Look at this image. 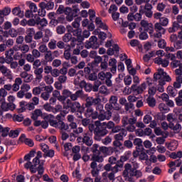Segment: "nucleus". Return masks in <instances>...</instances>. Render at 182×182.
<instances>
[{
    "instance_id": "nucleus-1",
    "label": "nucleus",
    "mask_w": 182,
    "mask_h": 182,
    "mask_svg": "<svg viewBox=\"0 0 182 182\" xmlns=\"http://www.w3.org/2000/svg\"><path fill=\"white\" fill-rule=\"evenodd\" d=\"M123 176L125 177V180L127 181L133 182V177L140 178V177L143 176V173H141V171L140 170L132 168V165L130 164H126L123 171Z\"/></svg>"
},
{
    "instance_id": "nucleus-2",
    "label": "nucleus",
    "mask_w": 182,
    "mask_h": 182,
    "mask_svg": "<svg viewBox=\"0 0 182 182\" xmlns=\"http://www.w3.org/2000/svg\"><path fill=\"white\" fill-rule=\"evenodd\" d=\"M68 107L71 113H75L77 119H83V112H85V107L80 105V102H77L76 100L70 102L68 104Z\"/></svg>"
},
{
    "instance_id": "nucleus-3",
    "label": "nucleus",
    "mask_w": 182,
    "mask_h": 182,
    "mask_svg": "<svg viewBox=\"0 0 182 182\" xmlns=\"http://www.w3.org/2000/svg\"><path fill=\"white\" fill-rule=\"evenodd\" d=\"M62 95H63L60 97V99L63 100V102H65L68 97H70L73 102H75V100H77L79 97H83L84 94L83 90H78L75 92V93L73 94L70 90L65 89L63 90Z\"/></svg>"
},
{
    "instance_id": "nucleus-4",
    "label": "nucleus",
    "mask_w": 182,
    "mask_h": 182,
    "mask_svg": "<svg viewBox=\"0 0 182 182\" xmlns=\"http://www.w3.org/2000/svg\"><path fill=\"white\" fill-rule=\"evenodd\" d=\"M96 124L97 127L94 134V139L97 141H100L102 137H105L109 133V131L104 127L103 124L100 123V121H96Z\"/></svg>"
},
{
    "instance_id": "nucleus-5",
    "label": "nucleus",
    "mask_w": 182,
    "mask_h": 182,
    "mask_svg": "<svg viewBox=\"0 0 182 182\" xmlns=\"http://www.w3.org/2000/svg\"><path fill=\"white\" fill-rule=\"evenodd\" d=\"M80 10L77 6H73V8L65 7V15H66V21L68 22H72L76 16H78Z\"/></svg>"
},
{
    "instance_id": "nucleus-6",
    "label": "nucleus",
    "mask_w": 182,
    "mask_h": 182,
    "mask_svg": "<svg viewBox=\"0 0 182 182\" xmlns=\"http://www.w3.org/2000/svg\"><path fill=\"white\" fill-rule=\"evenodd\" d=\"M77 143H83L85 146L90 147L93 144V138L92 134L89 132H84L82 136H78L77 138Z\"/></svg>"
},
{
    "instance_id": "nucleus-7",
    "label": "nucleus",
    "mask_w": 182,
    "mask_h": 182,
    "mask_svg": "<svg viewBox=\"0 0 182 182\" xmlns=\"http://www.w3.org/2000/svg\"><path fill=\"white\" fill-rule=\"evenodd\" d=\"M134 146H136V150L133 151V157L134 159H137V156L139 155V152L144 150V147L143 146V140L140 138H135L133 141Z\"/></svg>"
},
{
    "instance_id": "nucleus-8",
    "label": "nucleus",
    "mask_w": 182,
    "mask_h": 182,
    "mask_svg": "<svg viewBox=\"0 0 182 182\" xmlns=\"http://www.w3.org/2000/svg\"><path fill=\"white\" fill-rule=\"evenodd\" d=\"M99 46L100 44L97 42V37L95 36H91L85 43L86 49H97Z\"/></svg>"
},
{
    "instance_id": "nucleus-9",
    "label": "nucleus",
    "mask_w": 182,
    "mask_h": 182,
    "mask_svg": "<svg viewBox=\"0 0 182 182\" xmlns=\"http://www.w3.org/2000/svg\"><path fill=\"white\" fill-rule=\"evenodd\" d=\"M119 171H122V170L116 166H113L112 172L109 173H108L107 171L102 173V177L105 181L107 180L108 178L110 181H114V180H116L114 174H116V173H119Z\"/></svg>"
},
{
    "instance_id": "nucleus-10",
    "label": "nucleus",
    "mask_w": 182,
    "mask_h": 182,
    "mask_svg": "<svg viewBox=\"0 0 182 182\" xmlns=\"http://www.w3.org/2000/svg\"><path fill=\"white\" fill-rule=\"evenodd\" d=\"M141 26L144 28V32H148L151 36H153V32H154V28L153 23L147 22L146 20L141 21Z\"/></svg>"
},
{
    "instance_id": "nucleus-11",
    "label": "nucleus",
    "mask_w": 182,
    "mask_h": 182,
    "mask_svg": "<svg viewBox=\"0 0 182 182\" xmlns=\"http://www.w3.org/2000/svg\"><path fill=\"white\" fill-rule=\"evenodd\" d=\"M102 167H103V165L100 164L97 165V163L95 161H92L90 164L91 174L92 177H97V176H99V171L102 170Z\"/></svg>"
},
{
    "instance_id": "nucleus-12",
    "label": "nucleus",
    "mask_w": 182,
    "mask_h": 182,
    "mask_svg": "<svg viewBox=\"0 0 182 182\" xmlns=\"http://www.w3.org/2000/svg\"><path fill=\"white\" fill-rule=\"evenodd\" d=\"M85 107H89L92 106H96L97 105H99V102H102V99L100 97H87L85 100Z\"/></svg>"
},
{
    "instance_id": "nucleus-13",
    "label": "nucleus",
    "mask_w": 182,
    "mask_h": 182,
    "mask_svg": "<svg viewBox=\"0 0 182 182\" xmlns=\"http://www.w3.org/2000/svg\"><path fill=\"white\" fill-rule=\"evenodd\" d=\"M141 15H143L142 9H139V13H136L135 14H129L127 16V20L129 22L133 21H136V22H140L141 21Z\"/></svg>"
},
{
    "instance_id": "nucleus-14",
    "label": "nucleus",
    "mask_w": 182,
    "mask_h": 182,
    "mask_svg": "<svg viewBox=\"0 0 182 182\" xmlns=\"http://www.w3.org/2000/svg\"><path fill=\"white\" fill-rule=\"evenodd\" d=\"M54 127L55 129H59L60 132H70L69 130V124L65 123L63 121H57Z\"/></svg>"
},
{
    "instance_id": "nucleus-15",
    "label": "nucleus",
    "mask_w": 182,
    "mask_h": 182,
    "mask_svg": "<svg viewBox=\"0 0 182 182\" xmlns=\"http://www.w3.org/2000/svg\"><path fill=\"white\" fill-rule=\"evenodd\" d=\"M45 161H42L40 165H38V167L33 165V166L31 167L30 171L31 173H35L36 171H38L39 176H42L43 174L45 169L43 168V164Z\"/></svg>"
},
{
    "instance_id": "nucleus-16",
    "label": "nucleus",
    "mask_w": 182,
    "mask_h": 182,
    "mask_svg": "<svg viewBox=\"0 0 182 182\" xmlns=\"http://www.w3.org/2000/svg\"><path fill=\"white\" fill-rule=\"evenodd\" d=\"M146 82L141 84L139 86L137 87V85H132L131 87V90L132 92H136L138 95H141L143 93L144 90H146Z\"/></svg>"
},
{
    "instance_id": "nucleus-17",
    "label": "nucleus",
    "mask_w": 182,
    "mask_h": 182,
    "mask_svg": "<svg viewBox=\"0 0 182 182\" xmlns=\"http://www.w3.org/2000/svg\"><path fill=\"white\" fill-rule=\"evenodd\" d=\"M16 105L13 102L6 103L5 102H1V109L3 112H8V110H15Z\"/></svg>"
},
{
    "instance_id": "nucleus-18",
    "label": "nucleus",
    "mask_w": 182,
    "mask_h": 182,
    "mask_svg": "<svg viewBox=\"0 0 182 182\" xmlns=\"http://www.w3.org/2000/svg\"><path fill=\"white\" fill-rule=\"evenodd\" d=\"M112 112L109 111H102L100 112L99 120L103 122L104 120H110L112 119Z\"/></svg>"
},
{
    "instance_id": "nucleus-19",
    "label": "nucleus",
    "mask_w": 182,
    "mask_h": 182,
    "mask_svg": "<svg viewBox=\"0 0 182 182\" xmlns=\"http://www.w3.org/2000/svg\"><path fill=\"white\" fill-rule=\"evenodd\" d=\"M39 6L41 11H43L44 9H47V11H49V9H53L55 6V3H53L52 0H50L48 3H45V2L40 3Z\"/></svg>"
},
{
    "instance_id": "nucleus-20",
    "label": "nucleus",
    "mask_w": 182,
    "mask_h": 182,
    "mask_svg": "<svg viewBox=\"0 0 182 182\" xmlns=\"http://www.w3.org/2000/svg\"><path fill=\"white\" fill-rule=\"evenodd\" d=\"M173 86H168L167 87V92L169 96H171V97H176V96L178 95V91H177V89H180V87L174 86V82L173 84Z\"/></svg>"
},
{
    "instance_id": "nucleus-21",
    "label": "nucleus",
    "mask_w": 182,
    "mask_h": 182,
    "mask_svg": "<svg viewBox=\"0 0 182 182\" xmlns=\"http://www.w3.org/2000/svg\"><path fill=\"white\" fill-rule=\"evenodd\" d=\"M67 28L68 29V32H70L71 33L73 34L74 36H76L77 38L79 39V36H81L82 35V29L73 28V27L70 26H68ZM78 43H79V40H78Z\"/></svg>"
},
{
    "instance_id": "nucleus-22",
    "label": "nucleus",
    "mask_w": 182,
    "mask_h": 182,
    "mask_svg": "<svg viewBox=\"0 0 182 182\" xmlns=\"http://www.w3.org/2000/svg\"><path fill=\"white\" fill-rule=\"evenodd\" d=\"M43 119L46 120V122H48V123H49L50 126H52V127H55V125L58 122V120H55V116L52 114H47L43 117Z\"/></svg>"
},
{
    "instance_id": "nucleus-23",
    "label": "nucleus",
    "mask_w": 182,
    "mask_h": 182,
    "mask_svg": "<svg viewBox=\"0 0 182 182\" xmlns=\"http://www.w3.org/2000/svg\"><path fill=\"white\" fill-rule=\"evenodd\" d=\"M127 136V131L126 129H122L121 132L117 134L114 136V140L118 141H123L124 140V137Z\"/></svg>"
},
{
    "instance_id": "nucleus-24",
    "label": "nucleus",
    "mask_w": 182,
    "mask_h": 182,
    "mask_svg": "<svg viewBox=\"0 0 182 182\" xmlns=\"http://www.w3.org/2000/svg\"><path fill=\"white\" fill-rule=\"evenodd\" d=\"M26 136L25 135V134H22L19 138V140L21 141H23V139H24L25 144H26L29 147H33V146H34L33 140H32L31 139L26 138Z\"/></svg>"
},
{
    "instance_id": "nucleus-25",
    "label": "nucleus",
    "mask_w": 182,
    "mask_h": 182,
    "mask_svg": "<svg viewBox=\"0 0 182 182\" xmlns=\"http://www.w3.org/2000/svg\"><path fill=\"white\" fill-rule=\"evenodd\" d=\"M108 65L111 67L110 71L112 73H116V70H117V60L115 58H111L109 60Z\"/></svg>"
},
{
    "instance_id": "nucleus-26",
    "label": "nucleus",
    "mask_w": 182,
    "mask_h": 182,
    "mask_svg": "<svg viewBox=\"0 0 182 182\" xmlns=\"http://www.w3.org/2000/svg\"><path fill=\"white\" fill-rule=\"evenodd\" d=\"M154 63H156V65H161L163 68H167L169 62L166 59L163 60L161 58L157 57L154 59Z\"/></svg>"
},
{
    "instance_id": "nucleus-27",
    "label": "nucleus",
    "mask_w": 182,
    "mask_h": 182,
    "mask_svg": "<svg viewBox=\"0 0 182 182\" xmlns=\"http://www.w3.org/2000/svg\"><path fill=\"white\" fill-rule=\"evenodd\" d=\"M14 51L12 48H10L9 50L5 52V55L6 57V63L9 64L11 62H14Z\"/></svg>"
},
{
    "instance_id": "nucleus-28",
    "label": "nucleus",
    "mask_w": 182,
    "mask_h": 182,
    "mask_svg": "<svg viewBox=\"0 0 182 182\" xmlns=\"http://www.w3.org/2000/svg\"><path fill=\"white\" fill-rule=\"evenodd\" d=\"M166 72L161 68L158 69V73L154 74V79L156 82L161 79L165 75Z\"/></svg>"
},
{
    "instance_id": "nucleus-29",
    "label": "nucleus",
    "mask_w": 182,
    "mask_h": 182,
    "mask_svg": "<svg viewBox=\"0 0 182 182\" xmlns=\"http://www.w3.org/2000/svg\"><path fill=\"white\" fill-rule=\"evenodd\" d=\"M11 13L14 16H18V18H22L23 16V11H22L19 6L14 7L12 9Z\"/></svg>"
},
{
    "instance_id": "nucleus-30",
    "label": "nucleus",
    "mask_w": 182,
    "mask_h": 182,
    "mask_svg": "<svg viewBox=\"0 0 182 182\" xmlns=\"http://www.w3.org/2000/svg\"><path fill=\"white\" fill-rule=\"evenodd\" d=\"M169 129L173 130L175 133H180V132H181L182 127L181 124H180L178 122H177L176 125H174V123H169Z\"/></svg>"
},
{
    "instance_id": "nucleus-31",
    "label": "nucleus",
    "mask_w": 182,
    "mask_h": 182,
    "mask_svg": "<svg viewBox=\"0 0 182 182\" xmlns=\"http://www.w3.org/2000/svg\"><path fill=\"white\" fill-rule=\"evenodd\" d=\"M90 36V31H84L82 33V35L81 33V36L78 37L79 44L82 45L83 43V41H85V38H87Z\"/></svg>"
},
{
    "instance_id": "nucleus-32",
    "label": "nucleus",
    "mask_w": 182,
    "mask_h": 182,
    "mask_svg": "<svg viewBox=\"0 0 182 182\" xmlns=\"http://www.w3.org/2000/svg\"><path fill=\"white\" fill-rule=\"evenodd\" d=\"M103 60L101 62V65H100V68L102 70H105L106 69H107V66L109 65V64L107 63V62H109V55H103L102 56Z\"/></svg>"
},
{
    "instance_id": "nucleus-33",
    "label": "nucleus",
    "mask_w": 182,
    "mask_h": 182,
    "mask_svg": "<svg viewBox=\"0 0 182 182\" xmlns=\"http://www.w3.org/2000/svg\"><path fill=\"white\" fill-rule=\"evenodd\" d=\"M103 57H101L100 55H97L94 60L92 63H90L88 64V66H91V68H94L95 65H99V63H102L103 60Z\"/></svg>"
},
{
    "instance_id": "nucleus-34",
    "label": "nucleus",
    "mask_w": 182,
    "mask_h": 182,
    "mask_svg": "<svg viewBox=\"0 0 182 182\" xmlns=\"http://www.w3.org/2000/svg\"><path fill=\"white\" fill-rule=\"evenodd\" d=\"M43 114L42 113V110L39 109H36L33 111V112L31 114V119L33 120H38V117H43Z\"/></svg>"
},
{
    "instance_id": "nucleus-35",
    "label": "nucleus",
    "mask_w": 182,
    "mask_h": 182,
    "mask_svg": "<svg viewBox=\"0 0 182 182\" xmlns=\"http://www.w3.org/2000/svg\"><path fill=\"white\" fill-rule=\"evenodd\" d=\"M105 109L107 112H112V110H117L119 111L120 110V107L119 106H113V104L107 103L105 106Z\"/></svg>"
},
{
    "instance_id": "nucleus-36",
    "label": "nucleus",
    "mask_w": 182,
    "mask_h": 182,
    "mask_svg": "<svg viewBox=\"0 0 182 182\" xmlns=\"http://www.w3.org/2000/svg\"><path fill=\"white\" fill-rule=\"evenodd\" d=\"M92 160L95 163H103V156L100 155V154H92Z\"/></svg>"
},
{
    "instance_id": "nucleus-37",
    "label": "nucleus",
    "mask_w": 182,
    "mask_h": 182,
    "mask_svg": "<svg viewBox=\"0 0 182 182\" xmlns=\"http://www.w3.org/2000/svg\"><path fill=\"white\" fill-rule=\"evenodd\" d=\"M175 103L176 106L181 107L182 106V90L178 91V97L175 98Z\"/></svg>"
},
{
    "instance_id": "nucleus-38",
    "label": "nucleus",
    "mask_w": 182,
    "mask_h": 182,
    "mask_svg": "<svg viewBox=\"0 0 182 182\" xmlns=\"http://www.w3.org/2000/svg\"><path fill=\"white\" fill-rule=\"evenodd\" d=\"M127 160V156H121L120 159L117 161V165H115L117 168L122 170V168H123V163H124V161H126Z\"/></svg>"
},
{
    "instance_id": "nucleus-39",
    "label": "nucleus",
    "mask_w": 182,
    "mask_h": 182,
    "mask_svg": "<svg viewBox=\"0 0 182 182\" xmlns=\"http://www.w3.org/2000/svg\"><path fill=\"white\" fill-rule=\"evenodd\" d=\"M179 28H180V24H178V23L177 22H173L172 24V27H170L168 29V32H169V33H173L174 32H176V31H178Z\"/></svg>"
},
{
    "instance_id": "nucleus-40",
    "label": "nucleus",
    "mask_w": 182,
    "mask_h": 182,
    "mask_svg": "<svg viewBox=\"0 0 182 182\" xmlns=\"http://www.w3.org/2000/svg\"><path fill=\"white\" fill-rule=\"evenodd\" d=\"M154 29L156 32H161L162 33H166V28H163V25L160 23H156L154 24Z\"/></svg>"
},
{
    "instance_id": "nucleus-41",
    "label": "nucleus",
    "mask_w": 182,
    "mask_h": 182,
    "mask_svg": "<svg viewBox=\"0 0 182 182\" xmlns=\"http://www.w3.org/2000/svg\"><path fill=\"white\" fill-rule=\"evenodd\" d=\"M177 39L182 41V31L178 32V36L176 34H172L170 36L171 42H176Z\"/></svg>"
},
{
    "instance_id": "nucleus-42",
    "label": "nucleus",
    "mask_w": 182,
    "mask_h": 182,
    "mask_svg": "<svg viewBox=\"0 0 182 182\" xmlns=\"http://www.w3.org/2000/svg\"><path fill=\"white\" fill-rule=\"evenodd\" d=\"M100 153H103V154H107V156H111V150H110V146L107 147V146H100Z\"/></svg>"
},
{
    "instance_id": "nucleus-43",
    "label": "nucleus",
    "mask_w": 182,
    "mask_h": 182,
    "mask_svg": "<svg viewBox=\"0 0 182 182\" xmlns=\"http://www.w3.org/2000/svg\"><path fill=\"white\" fill-rule=\"evenodd\" d=\"M137 157H139V160L144 161L149 159V155L144 152V150H142L138 152Z\"/></svg>"
},
{
    "instance_id": "nucleus-44",
    "label": "nucleus",
    "mask_w": 182,
    "mask_h": 182,
    "mask_svg": "<svg viewBox=\"0 0 182 182\" xmlns=\"http://www.w3.org/2000/svg\"><path fill=\"white\" fill-rule=\"evenodd\" d=\"M132 139H133V136H129V139L125 140L124 141V146L126 149H132L133 148V142H132Z\"/></svg>"
},
{
    "instance_id": "nucleus-45",
    "label": "nucleus",
    "mask_w": 182,
    "mask_h": 182,
    "mask_svg": "<svg viewBox=\"0 0 182 182\" xmlns=\"http://www.w3.org/2000/svg\"><path fill=\"white\" fill-rule=\"evenodd\" d=\"M124 110L125 112H128L129 113H130L132 110H134V104L132 102H127L124 105Z\"/></svg>"
},
{
    "instance_id": "nucleus-46",
    "label": "nucleus",
    "mask_w": 182,
    "mask_h": 182,
    "mask_svg": "<svg viewBox=\"0 0 182 182\" xmlns=\"http://www.w3.org/2000/svg\"><path fill=\"white\" fill-rule=\"evenodd\" d=\"M70 41V45H68V48L69 49H70V46L71 48H75V46H76V45H82L79 43V38H76L75 37H72Z\"/></svg>"
},
{
    "instance_id": "nucleus-47",
    "label": "nucleus",
    "mask_w": 182,
    "mask_h": 182,
    "mask_svg": "<svg viewBox=\"0 0 182 182\" xmlns=\"http://www.w3.org/2000/svg\"><path fill=\"white\" fill-rule=\"evenodd\" d=\"M171 68H180V69H182V63L180 62V60H172V62L171 63Z\"/></svg>"
},
{
    "instance_id": "nucleus-48",
    "label": "nucleus",
    "mask_w": 182,
    "mask_h": 182,
    "mask_svg": "<svg viewBox=\"0 0 182 182\" xmlns=\"http://www.w3.org/2000/svg\"><path fill=\"white\" fill-rule=\"evenodd\" d=\"M20 50L23 55L28 53V52L30 50L29 46L28 44L20 45Z\"/></svg>"
},
{
    "instance_id": "nucleus-49",
    "label": "nucleus",
    "mask_w": 182,
    "mask_h": 182,
    "mask_svg": "<svg viewBox=\"0 0 182 182\" xmlns=\"http://www.w3.org/2000/svg\"><path fill=\"white\" fill-rule=\"evenodd\" d=\"M168 137V132L165 133V136L164 137H158L156 139L157 144H164L166 139Z\"/></svg>"
},
{
    "instance_id": "nucleus-50",
    "label": "nucleus",
    "mask_w": 182,
    "mask_h": 182,
    "mask_svg": "<svg viewBox=\"0 0 182 182\" xmlns=\"http://www.w3.org/2000/svg\"><path fill=\"white\" fill-rule=\"evenodd\" d=\"M45 60L47 62H52L53 60V56L52 55V51L48 50L46 52V54L44 55Z\"/></svg>"
},
{
    "instance_id": "nucleus-51",
    "label": "nucleus",
    "mask_w": 182,
    "mask_h": 182,
    "mask_svg": "<svg viewBox=\"0 0 182 182\" xmlns=\"http://www.w3.org/2000/svg\"><path fill=\"white\" fill-rule=\"evenodd\" d=\"M9 14H11V8L9 7H5L2 10H0V15H1V16H8Z\"/></svg>"
},
{
    "instance_id": "nucleus-52",
    "label": "nucleus",
    "mask_w": 182,
    "mask_h": 182,
    "mask_svg": "<svg viewBox=\"0 0 182 182\" xmlns=\"http://www.w3.org/2000/svg\"><path fill=\"white\" fill-rule=\"evenodd\" d=\"M102 125L106 127V129H109V130H112L114 127L115 124L112 121H109L108 122H102Z\"/></svg>"
},
{
    "instance_id": "nucleus-53",
    "label": "nucleus",
    "mask_w": 182,
    "mask_h": 182,
    "mask_svg": "<svg viewBox=\"0 0 182 182\" xmlns=\"http://www.w3.org/2000/svg\"><path fill=\"white\" fill-rule=\"evenodd\" d=\"M36 21L37 25H41L42 27L46 26V25H48V20H46L45 18L41 19V18L38 17L36 18Z\"/></svg>"
},
{
    "instance_id": "nucleus-54",
    "label": "nucleus",
    "mask_w": 182,
    "mask_h": 182,
    "mask_svg": "<svg viewBox=\"0 0 182 182\" xmlns=\"http://www.w3.org/2000/svg\"><path fill=\"white\" fill-rule=\"evenodd\" d=\"M146 103H148L150 107H154V106H156V99H154V97H149L146 99Z\"/></svg>"
},
{
    "instance_id": "nucleus-55",
    "label": "nucleus",
    "mask_w": 182,
    "mask_h": 182,
    "mask_svg": "<svg viewBox=\"0 0 182 182\" xmlns=\"http://www.w3.org/2000/svg\"><path fill=\"white\" fill-rule=\"evenodd\" d=\"M20 131L18 129L16 130H11L9 133V137H11V139H15L19 136Z\"/></svg>"
},
{
    "instance_id": "nucleus-56",
    "label": "nucleus",
    "mask_w": 182,
    "mask_h": 182,
    "mask_svg": "<svg viewBox=\"0 0 182 182\" xmlns=\"http://www.w3.org/2000/svg\"><path fill=\"white\" fill-rule=\"evenodd\" d=\"M158 88L157 90L158 92H160V93H163L164 92V85H166V82L163 80H158Z\"/></svg>"
},
{
    "instance_id": "nucleus-57",
    "label": "nucleus",
    "mask_w": 182,
    "mask_h": 182,
    "mask_svg": "<svg viewBox=\"0 0 182 182\" xmlns=\"http://www.w3.org/2000/svg\"><path fill=\"white\" fill-rule=\"evenodd\" d=\"M48 46L49 48V49H50L51 50H55V49H56L57 47V42L55 40H50V41L48 43Z\"/></svg>"
},
{
    "instance_id": "nucleus-58",
    "label": "nucleus",
    "mask_w": 182,
    "mask_h": 182,
    "mask_svg": "<svg viewBox=\"0 0 182 182\" xmlns=\"http://www.w3.org/2000/svg\"><path fill=\"white\" fill-rule=\"evenodd\" d=\"M112 73L108 74L107 75V77L105 78V84L108 87H112L113 86V84L112 83Z\"/></svg>"
},
{
    "instance_id": "nucleus-59",
    "label": "nucleus",
    "mask_w": 182,
    "mask_h": 182,
    "mask_svg": "<svg viewBox=\"0 0 182 182\" xmlns=\"http://www.w3.org/2000/svg\"><path fill=\"white\" fill-rule=\"evenodd\" d=\"M109 103L114 106H119V104H117V96L112 95L109 100Z\"/></svg>"
},
{
    "instance_id": "nucleus-60",
    "label": "nucleus",
    "mask_w": 182,
    "mask_h": 182,
    "mask_svg": "<svg viewBox=\"0 0 182 182\" xmlns=\"http://www.w3.org/2000/svg\"><path fill=\"white\" fill-rule=\"evenodd\" d=\"M72 38H73L72 34L70 33H67L63 36V41L65 43H68V42H70Z\"/></svg>"
},
{
    "instance_id": "nucleus-61",
    "label": "nucleus",
    "mask_w": 182,
    "mask_h": 182,
    "mask_svg": "<svg viewBox=\"0 0 182 182\" xmlns=\"http://www.w3.org/2000/svg\"><path fill=\"white\" fill-rule=\"evenodd\" d=\"M182 85V76H177L176 77V81L174 82V86L176 87H181Z\"/></svg>"
},
{
    "instance_id": "nucleus-62",
    "label": "nucleus",
    "mask_w": 182,
    "mask_h": 182,
    "mask_svg": "<svg viewBox=\"0 0 182 182\" xmlns=\"http://www.w3.org/2000/svg\"><path fill=\"white\" fill-rule=\"evenodd\" d=\"M20 105V111L21 112H25V110H27L28 108V102L26 101H21L19 102Z\"/></svg>"
},
{
    "instance_id": "nucleus-63",
    "label": "nucleus",
    "mask_w": 182,
    "mask_h": 182,
    "mask_svg": "<svg viewBox=\"0 0 182 182\" xmlns=\"http://www.w3.org/2000/svg\"><path fill=\"white\" fill-rule=\"evenodd\" d=\"M175 49H182V40L177 39L176 41H172Z\"/></svg>"
},
{
    "instance_id": "nucleus-64",
    "label": "nucleus",
    "mask_w": 182,
    "mask_h": 182,
    "mask_svg": "<svg viewBox=\"0 0 182 182\" xmlns=\"http://www.w3.org/2000/svg\"><path fill=\"white\" fill-rule=\"evenodd\" d=\"M44 80L47 85H52V83H53V77L49 75H46L44 77Z\"/></svg>"
}]
</instances>
